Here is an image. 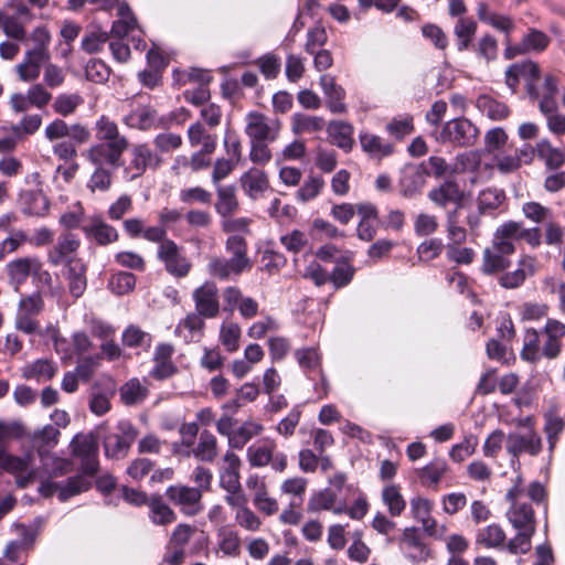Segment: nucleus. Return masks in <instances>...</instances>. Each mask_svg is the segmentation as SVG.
I'll use <instances>...</instances> for the list:
<instances>
[{"label": "nucleus", "mask_w": 565, "mask_h": 565, "mask_svg": "<svg viewBox=\"0 0 565 565\" xmlns=\"http://www.w3.org/2000/svg\"><path fill=\"white\" fill-rule=\"evenodd\" d=\"M117 10V19L114 20L110 34L107 32L90 33L82 40V49L87 53H95L109 41V49L114 58L120 63L130 57L128 41L138 52L146 50L145 32L137 21L127 2H110L109 9Z\"/></svg>", "instance_id": "obj_1"}, {"label": "nucleus", "mask_w": 565, "mask_h": 565, "mask_svg": "<svg viewBox=\"0 0 565 565\" xmlns=\"http://www.w3.org/2000/svg\"><path fill=\"white\" fill-rule=\"evenodd\" d=\"M524 241L535 249L542 245L541 230L539 226L525 227L523 222L507 221L494 232L492 247L483 254V271L493 274L509 267V255L515 252V242Z\"/></svg>", "instance_id": "obj_2"}, {"label": "nucleus", "mask_w": 565, "mask_h": 565, "mask_svg": "<svg viewBox=\"0 0 565 565\" xmlns=\"http://www.w3.org/2000/svg\"><path fill=\"white\" fill-rule=\"evenodd\" d=\"M95 137L98 140L86 152L90 163H107L113 170L121 166V157L130 142L120 134L118 125L108 116L102 115L95 122Z\"/></svg>", "instance_id": "obj_3"}, {"label": "nucleus", "mask_w": 565, "mask_h": 565, "mask_svg": "<svg viewBox=\"0 0 565 565\" xmlns=\"http://www.w3.org/2000/svg\"><path fill=\"white\" fill-rule=\"evenodd\" d=\"M44 2H8L0 11V28L15 40L25 36V25L29 24L43 8Z\"/></svg>", "instance_id": "obj_4"}, {"label": "nucleus", "mask_w": 565, "mask_h": 565, "mask_svg": "<svg viewBox=\"0 0 565 565\" xmlns=\"http://www.w3.org/2000/svg\"><path fill=\"white\" fill-rule=\"evenodd\" d=\"M478 136V128L466 117L450 119L435 132L438 142L449 143L452 147H472Z\"/></svg>", "instance_id": "obj_5"}, {"label": "nucleus", "mask_w": 565, "mask_h": 565, "mask_svg": "<svg viewBox=\"0 0 565 565\" xmlns=\"http://www.w3.org/2000/svg\"><path fill=\"white\" fill-rule=\"evenodd\" d=\"M137 437V429L127 419H121L116 425V430L103 437L105 456L110 459L125 458Z\"/></svg>", "instance_id": "obj_6"}, {"label": "nucleus", "mask_w": 565, "mask_h": 565, "mask_svg": "<svg viewBox=\"0 0 565 565\" xmlns=\"http://www.w3.org/2000/svg\"><path fill=\"white\" fill-rule=\"evenodd\" d=\"M524 490L515 484L507 493V500L511 502V508L507 512V516L515 530L535 531L536 522L532 507L523 501Z\"/></svg>", "instance_id": "obj_7"}, {"label": "nucleus", "mask_w": 565, "mask_h": 565, "mask_svg": "<svg viewBox=\"0 0 565 565\" xmlns=\"http://www.w3.org/2000/svg\"><path fill=\"white\" fill-rule=\"evenodd\" d=\"M0 469L13 475L17 486L21 489L28 488L38 478L31 454L19 457L10 455L7 450L0 452Z\"/></svg>", "instance_id": "obj_8"}, {"label": "nucleus", "mask_w": 565, "mask_h": 565, "mask_svg": "<svg viewBox=\"0 0 565 565\" xmlns=\"http://www.w3.org/2000/svg\"><path fill=\"white\" fill-rule=\"evenodd\" d=\"M71 447L73 456L81 460L82 472L95 476L99 468L97 439L93 435H76Z\"/></svg>", "instance_id": "obj_9"}, {"label": "nucleus", "mask_w": 565, "mask_h": 565, "mask_svg": "<svg viewBox=\"0 0 565 565\" xmlns=\"http://www.w3.org/2000/svg\"><path fill=\"white\" fill-rule=\"evenodd\" d=\"M158 244L157 257L164 264L166 270L174 277H185L191 269V263L181 253L177 243L166 236Z\"/></svg>", "instance_id": "obj_10"}, {"label": "nucleus", "mask_w": 565, "mask_h": 565, "mask_svg": "<svg viewBox=\"0 0 565 565\" xmlns=\"http://www.w3.org/2000/svg\"><path fill=\"white\" fill-rule=\"evenodd\" d=\"M161 164L159 154L150 149L147 143L136 145L131 149V158L125 168V177L129 181H134L141 177L147 169H157Z\"/></svg>", "instance_id": "obj_11"}, {"label": "nucleus", "mask_w": 565, "mask_h": 565, "mask_svg": "<svg viewBox=\"0 0 565 565\" xmlns=\"http://www.w3.org/2000/svg\"><path fill=\"white\" fill-rule=\"evenodd\" d=\"M166 494L186 515L193 516L203 510L202 492L198 488L181 484L170 486Z\"/></svg>", "instance_id": "obj_12"}, {"label": "nucleus", "mask_w": 565, "mask_h": 565, "mask_svg": "<svg viewBox=\"0 0 565 565\" xmlns=\"http://www.w3.org/2000/svg\"><path fill=\"white\" fill-rule=\"evenodd\" d=\"M277 120L269 119L259 113H249L246 117L245 132L250 142H271L276 140L279 132Z\"/></svg>", "instance_id": "obj_13"}, {"label": "nucleus", "mask_w": 565, "mask_h": 565, "mask_svg": "<svg viewBox=\"0 0 565 565\" xmlns=\"http://www.w3.org/2000/svg\"><path fill=\"white\" fill-rule=\"evenodd\" d=\"M192 299L195 305V311L205 319H213L218 316V289L213 281H205L198 287L192 294Z\"/></svg>", "instance_id": "obj_14"}, {"label": "nucleus", "mask_w": 565, "mask_h": 565, "mask_svg": "<svg viewBox=\"0 0 565 565\" xmlns=\"http://www.w3.org/2000/svg\"><path fill=\"white\" fill-rule=\"evenodd\" d=\"M81 241L76 234L71 232L62 233L49 250L47 262L53 266H58L62 264L68 265L71 260H79L73 257Z\"/></svg>", "instance_id": "obj_15"}, {"label": "nucleus", "mask_w": 565, "mask_h": 565, "mask_svg": "<svg viewBox=\"0 0 565 565\" xmlns=\"http://www.w3.org/2000/svg\"><path fill=\"white\" fill-rule=\"evenodd\" d=\"M540 78V67L532 61L515 63L511 65L505 72V83L513 92L519 85L520 81L525 83L529 93L534 92L535 81Z\"/></svg>", "instance_id": "obj_16"}, {"label": "nucleus", "mask_w": 565, "mask_h": 565, "mask_svg": "<svg viewBox=\"0 0 565 565\" xmlns=\"http://www.w3.org/2000/svg\"><path fill=\"white\" fill-rule=\"evenodd\" d=\"M122 230L129 238H142L154 244L167 236V230L163 226H147L145 220L137 216L124 220Z\"/></svg>", "instance_id": "obj_17"}, {"label": "nucleus", "mask_w": 565, "mask_h": 565, "mask_svg": "<svg viewBox=\"0 0 565 565\" xmlns=\"http://www.w3.org/2000/svg\"><path fill=\"white\" fill-rule=\"evenodd\" d=\"M307 511L310 513L331 511L335 515H341L347 513V498H337V494L324 488L310 497Z\"/></svg>", "instance_id": "obj_18"}, {"label": "nucleus", "mask_w": 565, "mask_h": 565, "mask_svg": "<svg viewBox=\"0 0 565 565\" xmlns=\"http://www.w3.org/2000/svg\"><path fill=\"white\" fill-rule=\"evenodd\" d=\"M401 550L412 563H424L430 556V550L420 539L417 529L406 527L401 537Z\"/></svg>", "instance_id": "obj_19"}, {"label": "nucleus", "mask_w": 565, "mask_h": 565, "mask_svg": "<svg viewBox=\"0 0 565 565\" xmlns=\"http://www.w3.org/2000/svg\"><path fill=\"white\" fill-rule=\"evenodd\" d=\"M507 450L513 457H518L522 452L536 456L542 450V439L532 429H529L524 434L513 433L508 436Z\"/></svg>", "instance_id": "obj_20"}, {"label": "nucleus", "mask_w": 565, "mask_h": 565, "mask_svg": "<svg viewBox=\"0 0 565 565\" xmlns=\"http://www.w3.org/2000/svg\"><path fill=\"white\" fill-rule=\"evenodd\" d=\"M82 231L88 239L102 246L115 243L119 237L117 230L98 215L90 216Z\"/></svg>", "instance_id": "obj_21"}, {"label": "nucleus", "mask_w": 565, "mask_h": 565, "mask_svg": "<svg viewBox=\"0 0 565 565\" xmlns=\"http://www.w3.org/2000/svg\"><path fill=\"white\" fill-rule=\"evenodd\" d=\"M186 456H193L202 462H213L218 456L216 437L207 429L199 434L198 441L184 451Z\"/></svg>", "instance_id": "obj_22"}, {"label": "nucleus", "mask_w": 565, "mask_h": 565, "mask_svg": "<svg viewBox=\"0 0 565 565\" xmlns=\"http://www.w3.org/2000/svg\"><path fill=\"white\" fill-rule=\"evenodd\" d=\"M41 268L40 262L34 257H21L7 264V273L10 284L15 290L26 281L31 274H36Z\"/></svg>", "instance_id": "obj_23"}, {"label": "nucleus", "mask_w": 565, "mask_h": 565, "mask_svg": "<svg viewBox=\"0 0 565 565\" xmlns=\"http://www.w3.org/2000/svg\"><path fill=\"white\" fill-rule=\"evenodd\" d=\"M465 193L460 190L456 182L447 181L438 188L433 189L428 193V198L438 206L446 207L449 204H454L457 213L463 207Z\"/></svg>", "instance_id": "obj_24"}, {"label": "nucleus", "mask_w": 565, "mask_h": 565, "mask_svg": "<svg viewBox=\"0 0 565 565\" xmlns=\"http://www.w3.org/2000/svg\"><path fill=\"white\" fill-rule=\"evenodd\" d=\"M157 111L149 105H131L130 111L122 117V122L132 129L149 130L156 126Z\"/></svg>", "instance_id": "obj_25"}, {"label": "nucleus", "mask_w": 565, "mask_h": 565, "mask_svg": "<svg viewBox=\"0 0 565 565\" xmlns=\"http://www.w3.org/2000/svg\"><path fill=\"white\" fill-rule=\"evenodd\" d=\"M50 58L49 51L32 49L25 52L22 63L17 65V72L24 82H30L40 75L41 66Z\"/></svg>", "instance_id": "obj_26"}, {"label": "nucleus", "mask_w": 565, "mask_h": 565, "mask_svg": "<svg viewBox=\"0 0 565 565\" xmlns=\"http://www.w3.org/2000/svg\"><path fill=\"white\" fill-rule=\"evenodd\" d=\"M320 87L327 98V106L333 114H341L347 110L343 103L345 90L342 86L335 83V79L330 74H323L319 79Z\"/></svg>", "instance_id": "obj_27"}, {"label": "nucleus", "mask_w": 565, "mask_h": 565, "mask_svg": "<svg viewBox=\"0 0 565 565\" xmlns=\"http://www.w3.org/2000/svg\"><path fill=\"white\" fill-rule=\"evenodd\" d=\"M543 332L547 340L542 347V355L547 359H555L561 352V340L565 335V324L555 319H547Z\"/></svg>", "instance_id": "obj_28"}, {"label": "nucleus", "mask_w": 565, "mask_h": 565, "mask_svg": "<svg viewBox=\"0 0 565 565\" xmlns=\"http://www.w3.org/2000/svg\"><path fill=\"white\" fill-rule=\"evenodd\" d=\"M536 157L547 170H558L565 163L564 148L553 146L547 138H542L536 142Z\"/></svg>", "instance_id": "obj_29"}, {"label": "nucleus", "mask_w": 565, "mask_h": 565, "mask_svg": "<svg viewBox=\"0 0 565 565\" xmlns=\"http://www.w3.org/2000/svg\"><path fill=\"white\" fill-rule=\"evenodd\" d=\"M276 450V443L271 438H263L259 443L247 448L246 457L252 467L262 468L273 460V452Z\"/></svg>", "instance_id": "obj_30"}, {"label": "nucleus", "mask_w": 565, "mask_h": 565, "mask_svg": "<svg viewBox=\"0 0 565 565\" xmlns=\"http://www.w3.org/2000/svg\"><path fill=\"white\" fill-rule=\"evenodd\" d=\"M209 273L222 280L230 279L231 277L239 276L242 273L250 268L241 262L231 258L216 257L209 263Z\"/></svg>", "instance_id": "obj_31"}, {"label": "nucleus", "mask_w": 565, "mask_h": 565, "mask_svg": "<svg viewBox=\"0 0 565 565\" xmlns=\"http://www.w3.org/2000/svg\"><path fill=\"white\" fill-rule=\"evenodd\" d=\"M66 279L70 294L74 298H79L86 290V266L82 260H71L66 265Z\"/></svg>", "instance_id": "obj_32"}, {"label": "nucleus", "mask_w": 565, "mask_h": 565, "mask_svg": "<svg viewBox=\"0 0 565 565\" xmlns=\"http://www.w3.org/2000/svg\"><path fill=\"white\" fill-rule=\"evenodd\" d=\"M203 316L199 312L189 313L183 320H181L177 328L175 334L182 337L185 342H193L201 338L204 320Z\"/></svg>", "instance_id": "obj_33"}, {"label": "nucleus", "mask_w": 565, "mask_h": 565, "mask_svg": "<svg viewBox=\"0 0 565 565\" xmlns=\"http://www.w3.org/2000/svg\"><path fill=\"white\" fill-rule=\"evenodd\" d=\"M353 126L345 121L334 120L328 126V132L332 140V143L342 149L344 152H349L353 147Z\"/></svg>", "instance_id": "obj_34"}, {"label": "nucleus", "mask_w": 565, "mask_h": 565, "mask_svg": "<svg viewBox=\"0 0 565 565\" xmlns=\"http://www.w3.org/2000/svg\"><path fill=\"white\" fill-rule=\"evenodd\" d=\"M217 200L215 202V210L221 217L233 215L238 209V201L236 198V189L234 185H217L215 186Z\"/></svg>", "instance_id": "obj_35"}, {"label": "nucleus", "mask_w": 565, "mask_h": 565, "mask_svg": "<svg viewBox=\"0 0 565 565\" xmlns=\"http://www.w3.org/2000/svg\"><path fill=\"white\" fill-rule=\"evenodd\" d=\"M359 139L363 151L372 157L383 158L392 154L394 151V146L377 135L361 132Z\"/></svg>", "instance_id": "obj_36"}, {"label": "nucleus", "mask_w": 565, "mask_h": 565, "mask_svg": "<svg viewBox=\"0 0 565 565\" xmlns=\"http://www.w3.org/2000/svg\"><path fill=\"white\" fill-rule=\"evenodd\" d=\"M263 431V424L250 419L245 420L239 427L235 428L234 436L228 440V446L232 449H243L252 438L259 436Z\"/></svg>", "instance_id": "obj_37"}, {"label": "nucleus", "mask_w": 565, "mask_h": 565, "mask_svg": "<svg viewBox=\"0 0 565 565\" xmlns=\"http://www.w3.org/2000/svg\"><path fill=\"white\" fill-rule=\"evenodd\" d=\"M296 361L301 370L306 373L307 377L315 381L312 374L322 371L321 355L316 348L298 349L294 353Z\"/></svg>", "instance_id": "obj_38"}, {"label": "nucleus", "mask_w": 565, "mask_h": 565, "mask_svg": "<svg viewBox=\"0 0 565 565\" xmlns=\"http://www.w3.org/2000/svg\"><path fill=\"white\" fill-rule=\"evenodd\" d=\"M505 200L503 190L497 188H488L479 192L477 196V205L479 214L492 215L502 205Z\"/></svg>", "instance_id": "obj_39"}, {"label": "nucleus", "mask_w": 565, "mask_h": 565, "mask_svg": "<svg viewBox=\"0 0 565 565\" xmlns=\"http://www.w3.org/2000/svg\"><path fill=\"white\" fill-rule=\"evenodd\" d=\"M188 139L192 147L201 146L203 152H214L216 148V136L207 132L200 121L189 126Z\"/></svg>", "instance_id": "obj_40"}, {"label": "nucleus", "mask_w": 565, "mask_h": 565, "mask_svg": "<svg viewBox=\"0 0 565 565\" xmlns=\"http://www.w3.org/2000/svg\"><path fill=\"white\" fill-rule=\"evenodd\" d=\"M241 183L246 194L256 199L268 186L267 175L258 169H250L241 177Z\"/></svg>", "instance_id": "obj_41"}, {"label": "nucleus", "mask_w": 565, "mask_h": 565, "mask_svg": "<svg viewBox=\"0 0 565 565\" xmlns=\"http://www.w3.org/2000/svg\"><path fill=\"white\" fill-rule=\"evenodd\" d=\"M242 541L237 531L221 527L217 532V547L223 555L237 557L241 554Z\"/></svg>", "instance_id": "obj_42"}, {"label": "nucleus", "mask_w": 565, "mask_h": 565, "mask_svg": "<svg viewBox=\"0 0 565 565\" xmlns=\"http://www.w3.org/2000/svg\"><path fill=\"white\" fill-rule=\"evenodd\" d=\"M433 503L422 497H416L411 500V513L414 519L422 523L426 534H435L430 531L434 525V518H431Z\"/></svg>", "instance_id": "obj_43"}, {"label": "nucleus", "mask_w": 565, "mask_h": 565, "mask_svg": "<svg viewBox=\"0 0 565 565\" xmlns=\"http://www.w3.org/2000/svg\"><path fill=\"white\" fill-rule=\"evenodd\" d=\"M292 132L296 135L313 134L324 128L326 121L320 116H311L302 113H296L291 118Z\"/></svg>", "instance_id": "obj_44"}, {"label": "nucleus", "mask_w": 565, "mask_h": 565, "mask_svg": "<svg viewBox=\"0 0 565 565\" xmlns=\"http://www.w3.org/2000/svg\"><path fill=\"white\" fill-rule=\"evenodd\" d=\"M23 212L28 215H42L49 209V201L41 191L26 190L20 194Z\"/></svg>", "instance_id": "obj_45"}, {"label": "nucleus", "mask_w": 565, "mask_h": 565, "mask_svg": "<svg viewBox=\"0 0 565 565\" xmlns=\"http://www.w3.org/2000/svg\"><path fill=\"white\" fill-rule=\"evenodd\" d=\"M557 92V78L553 75H546L542 86H535L534 92L529 93V96L539 100V109L542 110V106L545 103H551L554 106H558L555 98Z\"/></svg>", "instance_id": "obj_46"}, {"label": "nucleus", "mask_w": 565, "mask_h": 565, "mask_svg": "<svg viewBox=\"0 0 565 565\" xmlns=\"http://www.w3.org/2000/svg\"><path fill=\"white\" fill-rule=\"evenodd\" d=\"M354 274L355 268L352 266L350 260L341 257L335 260V265L329 276L334 288L340 289L352 281Z\"/></svg>", "instance_id": "obj_47"}, {"label": "nucleus", "mask_w": 565, "mask_h": 565, "mask_svg": "<svg viewBox=\"0 0 565 565\" xmlns=\"http://www.w3.org/2000/svg\"><path fill=\"white\" fill-rule=\"evenodd\" d=\"M120 398L125 405H136L145 401L148 388L138 379H130L119 390Z\"/></svg>", "instance_id": "obj_48"}, {"label": "nucleus", "mask_w": 565, "mask_h": 565, "mask_svg": "<svg viewBox=\"0 0 565 565\" xmlns=\"http://www.w3.org/2000/svg\"><path fill=\"white\" fill-rule=\"evenodd\" d=\"M382 501L387 507L391 516H399L406 508V501L396 484H390L382 490Z\"/></svg>", "instance_id": "obj_49"}, {"label": "nucleus", "mask_w": 565, "mask_h": 565, "mask_svg": "<svg viewBox=\"0 0 565 565\" xmlns=\"http://www.w3.org/2000/svg\"><path fill=\"white\" fill-rule=\"evenodd\" d=\"M478 109L493 120H501L509 114L508 106L489 95H481L477 99Z\"/></svg>", "instance_id": "obj_50"}, {"label": "nucleus", "mask_w": 565, "mask_h": 565, "mask_svg": "<svg viewBox=\"0 0 565 565\" xmlns=\"http://www.w3.org/2000/svg\"><path fill=\"white\" fill-rule=\"evenodd\" d=\"M505 533L498 524H490L479 531L477 543L482 544L487 548H504Z\"/></svg>", "instance_id": "obj_51"}, {"label": "nucleus", "mask_w": 565, "mask_h": 565, "mask_svg": "<svg viewBox=\"0 0 565 565\" xmlns=\"http://www.w3.org/2000/svg\"><path fill=\"white\" fill-rule=\"evenodd\" d=\"M56 372L54 363L50 360H38L23 370V376L26 380H36L38 382L51 380Z\"/></svg>", "instance_id": "obj_52"}, {"label": "nucleus", "mask_w": 565, "mask_h": 565, "mask_svg": "<svg viewBox=\"0 0 565 565\" xmlns=\"http://www.w3.org/2000/svg\"><path fill=\"white\" fill-rule=\"evenodd\" d=\"M477 30V23L473 19L459 18L454 28V33L458 39V51L467 50L472 41Z\"/></svg>", "instance_id": "obj_53"}, {"label": "nucleus", "mask_w": 565, "mask_h": 565, "mask_svg": "<svg viewBox=\"0 0 565 565\" xmlns=\"http://www.w3.org/2000/svg\"><path fill=\"white\" fill-rule=\"evenodd\" d=\"M540 111L545 117L546 127L551 134L557 137L565 134V115L558 111V106L545 103Z\"/></svg>", "instance_id": "obj_54"}, {"label": "nucleus", "mask_w": 565, "mask_h": 565, "mask_svg": "<svg viewBox=\"0 0 565 565\" xmlns=\"http://www.w3.org/2000/svg\"><path fill=\"white\" fill-rule=\"evenodd\" d=\"M90 487V482L82 476H74L68 478L64 482H60L58 500L65 502L68 499L87 491Z\"/></svg>", "instance_id": "obj_55"}, {"label": "nucleus", "mask_w": 565, "mask_h": 565, "mask_svg": "<svg viewBox=\"0 0 565 565\" xmlns=\"http://www.w3.org/2000/svg\"><path fill=\"white\" fill-rule=\"evenodd\" d=\"M242 330L235 322H223L220 329V342L230 353L235 352L239 348Z\"/></svg>", "instance_id": "obj_56"}, {"label": "nucleus", "mask_w": 565, "mask_h": 565, "mask_svg": "<svg viewBox=\"0 0 565 565\" xmlns=\"http://www.w3.org/2000/svg\"><path fill=\"white\" fill-rule=\"evenodd\" d=\"M173 76L180 85L188 83H195L198 86L209 85L213 79L209 71L198 67H191L185 71H174Z\"/></svg>", "instance_id": "obj_57"}, {"label": "nucleus", "mask_w": 565, "mask_h": 565, "mask_svg": "<svg viewBox=\"0 0 565 565\" xmlns=\"http://www.w3.org/2000/svg\"><path fill=\"white\" fill-rule=\"evenodd\" d=\"M225 250L233 259L252 268V263L247 257V244L243 236L238 234L230 235L225 242Z\"/></svg>", "instance_id": "obj_58"}, {"label": "nucleus", "mask_w": 565, "mask_h": 565, "mask_svg": "<svg viewBox=\"0 0 565 565\" xmlns=\"http://www.w3.org/2000/svg\"><path fill=\"white\" fill-rule=\"evenodd\" d=\"M541 355L540 337L537 331L534 329H526L523 338L521 358L524 361L535 363L540 360Z\"/></svg>", "instance_id": "obj_59"}, {"label": "nucleus", "mask_w": 565, "mask_h": 565, "mask_svg": "<svg viewBox=\"0 0 565 565\" xmlns=\"http://www.w3.org/2000/svg\"><path fill=\"white\" fill-rule=\"evenodd\" d=\"M40 456L43 468L50 477H60L66 475L73 468V463L68 459L60 458L53 455H44L41 450Z\"/></svg>", "instance_id": "obj_60"}, {"label": "nucleus", "mask_w": 565, "mask_h": 565, "mask_svg": "<svg viewBox=\"0 0 565 565\" xmlns=\"http://www.w3.org/2000/svg\"><path fill=\"white\" fill-rule=\"evenodd\" d=\"M95 166V170L93 174L90 175V179L87 183L88 189L92 192L100 191L105 192L107 191L111 185V170L106 168L108 167L107 163H92Z\"/></svg>", "instance_id": "obj_61"}, {"label": "nucleus", "mask_w": 565, "mask_h": 565, "mask_svg": "<svg viewBox=\"0 0 565 565\" xmlns=\"http://www.w3.org/2000/svg\"><path fill=\"white\" fill-rule=\"evenodd\" d=\"M446 470L447 463L444 460L431 461L420 471L422 483L436 489Z\"/></svg>", "instance_id": "obj_62"}, {"label": "nucleus", "mask_w": 565, "mask_h": 565, "mask_svg": "<svg viewBox=\"0 0 565 565\" xmlns=\"http://www.w3.org/2000/svg\"><path fill=\"white\" fill-rule=\"evenodd\" d=\"M324 186V180L319 175H310L298 189L296 198L299 202L307 203L317 198Z\"/></svg>", "instance_id": "obj_63"}, {"label": "nucleus", "mask_w": 565, "mask_h": 565, "mask_svg": "<svg viewBox=\"0 0 565 565\" xmlns=\"http://www.w3.org/2000/svg\"><path fill=\"white\" fill-rule=\"evenodd\" d=\"M149 509V516L154 524L166 525L175 520L174 512L159 499L151 500Z\"/></svg>", "instance_id": "obj_64"}]
</instances>
